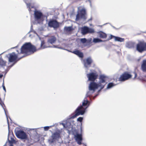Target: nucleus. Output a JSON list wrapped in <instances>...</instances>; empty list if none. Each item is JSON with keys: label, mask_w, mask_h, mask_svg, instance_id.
<instances>
[{"label": "nucleus", "mask_w": 146, "mask_h": 146, "mask_svg": "<svg viewBox=\"0 0 146 146\" xmlns=\"http://www.w3.org/2000/svg\"><path fill=\"white\" fill-rule=\"evenodd\" d=\"M29 143H30V141H29L28 142Z\"/></svg>", "instance_id": "nucleus-45"}, {"label": "nucleus", "mask_w": 146, "mask_h": 146, "mask_svg": "<svg viewBox=\"0 0 146 146\" xmlns=\"http://www.w3.org/2000/svg\"><path fill=\"white\" fill-rule=\"evenodd\" d=\"M83 118L82 117H79L77 119V121L80 122H81L83 120Z\"/></svg>", "instance_id": "nucleus-31"}, {"label": "nucleus", "mask_w": 146, "mask_h": 146, "mask_svg": "<svg viewBox=\"0 0 146 146\" xmlns=\"http://www.w3.org/2000/svg\"><path fill=\"white\" fill-rule=\"evenodd\" d=\"M48 47H54L61 49L65 50H67L61 47H58V46L54 45L52 46H50L46 44H45L44 40H41L40 44V49H43Z\"/></svg>", "instance_id": "nucleus-9"}, {"label": "nucleus", "mask_w": 146, "mask_h": 146, "mask_svg": "<svg viewBox=\"0 0 146 146\" xmlns=\"http://www.w3.org/2000/svg\"><path fill=\"white\" fill-rule=\"evenodd\" d=\"M24 56H25L24 55H23V56H22L20 58H22Z\"/></svg>", "instance_id": "nucleus-37"}, {"label": "nucleus", "mask_w": 146, "mask_h": 146, "mask_svg": "<svg viewBox=\"0 0 146 146\" xmlns=\"http://www.w3.org/2000/svg\"><path fill=\"white\" fill-rule=\"evenodd\" d=\"M98 26L100 27H102V25H98Z\"/></svg>", "instance_id": "nucleus-40"}, {"label": "nucleus", "mask_w": 146, "mask_h": 146, "mask_svg": "<svg viewBox=\"0 0 146 146\" xmlns=\"http://www.w3.org/2000/svg\"><path fill=\"white\" fill-rule=\"evenodd\" d=\"M72 53L77 55L80 58H82L83 56V53L78 50H76L73 51Z\"/></svg>", "instance_id": "nucleus-19"}, {"label": "nucleus", "mask_w": 146, "mask_h": 146, "mask_svg": "<svg viewBox=\"0 0 146 146\" xmlns=\"http://www.w3.org/2000/svg\"><path fill=\"white\" fill-rule=\"evenodd\" d=\"M86 1H88L89 2V3H90V6H91V1L90 0H86Z\"/></svg>", "instance_id": "nucleus-34"}, {"label": "nucleus", "mask_w": 146, "mask_h": 146, "mask_svg": "<svg viewBox=\"0 0 146 146\" xmlns=\"http://www.w3.org/2000/svg\"><path fill=\"white\" fill-rule=\"evenodd\" d=\"M48 26L50 27H53L54 29H56L59 27V24L55 20H52L50 21L48 23Z\"/></svg>", "instance_id": "nucleus-14"}, {"label": "nucleus", "mask_w": 146, "mask_h": 146, "mask_svg": "<svg viewBox=\"0 0 146 146\" xmlns=\"http://www.w3.org/2000/svg\"><path fill=\"white\" fill-rule=\"evenodd\" d=\"M72 133L74 136V138L77 143L79 145H81L82 140V135L81 133H79L78 130L76 129H73Z\"/></svg>", "instance_id": "nucleus-5"}, {"label": "nucleus", "mask_w": 146, "mask_h": 146, "mask_svg": "<svg viewBox=\"0 0 146 146\" xmlns=\"http://www.w3.org/2000/svg\"><path fill=\"white\" fill-rule=\"evenodd\" d=\"M60 125H62L64 128H66L67 129L71 127L70 123L69 122H67L65 124L64 123H60Z\"/></svg>", "instance_id": "nucleus-21"}, {"label": "nucleus", "mask_w": 146, "mask_h": 146, "mask_svg": "<svg viewBox=\"0 0 146 146\" xmlns=\"http://www.w3.org/2000/svg\"><path fill=\"white\" fill-rule=\"evenodd\" d=\"M102 41H103L102 40L98 38H94L93 40V42L95 43Z\"/></svg>", "instance_id": "nucleus-25"}, {"label": "nucleus", "mask_w": 146, "mask_h": 146, "mask_svg": "<svg viewBox=\"0 0 146 146\" xmlns=\"http://www.w3.org/2000/svg\"><path fill=\"white\" fill-rule=\"evenodd\" d=\"M36 35L38 36V34H36Z\"/></svg>", "instance_id": "nucleus-44"}, {"label": "nucleus", "mask_w": 146, "mask_h": 146, "mask_svg": "<svg viewBox=\"0 0 146 146\" xmlns=\"http://www.w3.org/2000/svg\"><path fill=\"white\" fill-rule=\"evenodd\" d=\"M99 35V37L101 38H106L107 37V35L104 33L100 31L99 32H97Z\"/></svg>", "instance_id": "nucleus-20"}, {"label": "nucleus", "mask_w": 146, "mask_h": 146, "mask_svg": "<svg viewBox=\"0 0 146 146\" xmlns=\"http://www.w3.org/2000/svg\"><path fill=\"white\" fill-rule=\"evenodd\" d=\"M0 105L2 106V107H3V108L4 109V110L5 111V115H7L5 111V109H4L3 108V105H4V104L3 102H2V101L1 100V99L0 98ZM7 119L8 123V118H7Z\"/></svg>", "instance_id": "nucleus-27"}, {"label": "nucleus", "mask_w": 146, "mask_h": 146, "mask_svg": "<svg viewBox=\"0 0 146 146\" xmlns=\"http://www.w3.org/2000/svg\"><path fill=\"white\" fill-rule=\"evenodd\" d=\"M34 17L35 21L40 23L44 21L45 16L40 11L35 10L34 12Z\"/></svg>", "instance_id": "nucleus-3"}, {"label": "nucleus", "mask_w": 146, "mask_h": 146, "mask_svg": "<svg viewBox=\"0 0 146 146\" xmlns=\"http://www.w3.org/2000/svg\"><path fill=\"white\" fill-rule=\"evenodd\" d=\"M9 59V61L10 62L15 61L17 59L18 56L16 55L15 53L13 52L7 55Z\"/></svg>", "instance_id": "nucleus-13"}, {"label": "nucleus", "mask_w": 146, "mask_h": 146, "mask_svg": "<svg viewBox=\"0 0 146 146\" xmlns=\"http://www.w3.org/2000/svg\"><path fill=\"white\" fill-rule=\"evenodd\" d=\"M113 27L114 28H115V27Z\"/></svg>", "instance_id": "nucleus-43"}, {"label": "nucleus", "mask_w": 146, "mask_h": 146, "mask_svg": "<svg viewBox=\"0 0 146 146\" xmlns=\"http://www.w3.org/2000/svg\"><path fill=\"white\" fill-rule=\"evenodd\" d=\"M45 126L44 127V130L45 131H47L52 126Z\"/></svg>", "instance_id": "nucleus-30"}, {"label": "nucleus", "mask_w": 146, "mask_h": 146, "mask_svg": "<svg viewBox=\"0 0 146 146\" xmlns=\"http://www.w3.org/2000/svg\"><path fill=\"white\" fill-rule=\"evenodd\" d=\"M92 20V19H91V18L90 19H89V20H88V21H90V20Z\"/></svg>", "instance_id": "nucleus-39"}, {"label": "nucleus", "mask_w": 146, "mask_h": 146, "mask_svg": "<svg viewBox=\"0 0 146 146\" xmlns=\"http://www.w3.org/2000/svg\"><path fill=\"white\" fill-rule=\"evenodd\" d=\"M141 68L144 72H146V60H143L141 65Z\"/></svg>", "instance_id": "nucleus-18"}, {"label": "nucleus", "mask_w": 146, "mask_h": 146, "mask_svg": "<svg viewBox=\"0 0 146 146\" xmlns=\"http://www.w3.org/2000/svg\"><path fill=\"white\" fill-rule=\"evenodd\" d=\"M137 49L140 52L146 51V43L144 42H139L137 45Z\"/></svg>", "instance_id": "nucleus-7"}, {"label": "nucleus", "mask_w": 146, "mask_h": 146, "mask_svg": "<svg viewBox=\"0 0 146 146\" xmlns=\"http://www.w3.org/2000/svg\"><path fill=\"white\" fill-rule=\"evenodd\" d=\"M78 10L79 11V13H78L76 16V20L78 21L80 18L83 19L84 20L86 19L85 16L86 11L85 8L83 7H79L78 8Z\"/></svg>", "instance_id": "nucleus-4"}, {"label": "nucleus", "mask_w": 146, "mask_h": 146, "mask_svg": "<svg viewBox=\"0 0 146 146\" xmlns=\"http://www.w3.org/2000/svg\"><path fill=\"white\" fill-rule=\"evenodd\" d=\"M13 64L10 67H12L13 66Z\"/></svg>", "instance_id": "nucleus-41"}, {"label": "nucleus", "mask_w": 146, "mask_h": 146, "mask_svg": "<svg viewBox=\"0 0 146 146\" xmlns=\"http://www.w3.org/2000/svg\"><path fill=\"white\" fill-rule=\"evenodd\" d=\"M115 86V85H114L113 83H110L108 84V85L107 87V89H110L112 87H113V86Z\"/></svg>", "instance_id": "nucleus-23"}, {"label": "nucleus", "mask_w": 146, "mask_h": 146, "mask_svg": "<svg viewBox=\"0 0 146 146\" xmlns=\"http://www.w3.org/2000/svg\"><path fill=\"white\" fill-rule=\"evenodd\" d=\"M17 137L22 139H27V135L26 133L22 130H18L15 133Z\"/></svg>", "instance_id": "nucleus-8"}, {"label": "nucleus", "mask_w": 146, "mask_h": 146, "mask_svg": "<svg viewBox=\"0 0 146 146\" xmlns=\"http://www.w3.org/2000/svg\"><path fill=\"white\" fill-rule=\"evenodd\" d=\"M3 75L2 74H0V78H1L3 77Z\"/></svg>", "instance_id": "nucleus-35"}, {"label": "nucleus", "mask_w": 146, "mask_h": 146, "mask_svg": "<svg viewBox=\"0 0 146 146\" xmlns=\"http://www.w3.org/2000/svg\"><path fill=\"white\" fill-rule=\"evenodd\" d=\"M8 139L9 143L10 144V146H13L12 144L15 143V140L14 139V137L12 135L10 137L9 135L8 136Z\"/></svg>", "instance_id": "nucleus-16"}, {"label": "nucleus", "mask_w": 146, "mask_h": 146, "mask_svg": "<svg viewBox=\"0 0 146 146\" xmlns=\"http://www.w3.org/2000/svg\"><path fill=\"white\" fill-rule=\"evenodd\" d=\"M6 62L4 61L2 58H0V66H6Z\"/></svg>", "instance_id": "nucleus-22"}, {"label": "nucleus", "mask_w": 146, "mask_h": 146, "mask_svg": "<svg viewBox=\"0 0 146 146\" xmlns=\"http://www.w3.org/2000/svg\"><path fill=\"white\" fill-rule=\"evenodd\" d=\"M111 36V38H114L115 41L119 42H123L124 41V38H121L119 37L115 36L112 35Z\"/></svg>", "instance_id": "nucleus-17"}, {"label": "nucleus", "mask_w": 146, "mask_h": 146, "mask_svg": "<svg viewBox=\"0 0 146 146\" xmlns=\"http://www.w3.org/2000/svg\"><path fill=\"white\" fill-rule=\"evenodd\" d=\"M92 60L91 57H89L84 60V64L85 67L87 69L90 66L92 62Z\"/></svg>", "instance_id": "nucleus-12"}, {"label": "nucleus", "mask_w": 146, "mask_h": 146, "mask_svg": "<svg viewBox=\"0 0 146 146\" xmlns=\"http://www.w3.org/2000/svg\"><path fill=\"white\" fill-rule=\"evenodd\" d=\"M86 76L88 78V80L92 81L89 86V91L87 92L86 97L82 102V105L78 107L76 110L75 114L72 116L73 118L80 115H83L86 109L90 105V102L86 99V97L91 95L99 87L100 88V90L98 91L100 92L101 89L104 88L107 83L106 81L107 78L104 75H101L100 76L99 81L98 83L94 82L97 78L98 76V73L96 71H93L87 74Z\"/></svg>", "instance_id": "nucleus-1"}, {"label": "nucleus", "mask_w": 146, "mask_h": 146, "mask_svg": "<svg viewBox=\"0 0 146 146\" xmlns=\"http://www.w3.org/2000/svg\"><path fill=\"white\" fill-rule=\"evenodd\" d=\"M134 74L135 75V77H134V79H135L137 76V74L135 72H134Z\"/></svg>", "instance_id": "nucleus-33"}, {"label": "nucleus", "mask_w": 146, "mask_h": 146, "mask_svg": "<svg viewBox=\"0 0 146 146\" xmlns=\"http://www.w3.org/2000/svg\"><path fill=\"white\" fill-rule=\"evenodd\" d=\"M64 45L65 46V44H64Z\"/></svg>", "instance_id": "nucleus-42"}, {"label": "nucleus", "mask_w": 146, "mask_h": 146, "mask_svg": "<svg viewBox=\"0 0 146 146\" xmlns=\"http://www.w3.org/2000/svg\"><path fill=\"white\" fill-rule=\"evenodd\" d=\"M94 32V29L89 28L86 26H84L81 29V33L83 35H85L88 33H93Z\"/></svg>", "instance_id": "nucleus-10"}, {"label": "nucleus", "mask_w": 146, "mask_h": 146, "mask_svg": "<svg viewBox=\"0 0 146 146\" xmlns=\"http://www.w3.org/2000/svg\"><path fill=\"white\" fill-rule=\"evenodd\" d=\"M126 46L127 48H131L133 47V46L131 42H128L126 44Z\"/></svg>", "instance_id": "nucleus-24"}, {"label": "nucleus", "mask_w": 146, "mask_h": 146, "mask_svg": "<svg viewBox=\"0 0 146 146\" xmlns=\"http://www.w3.org/2000/svg\"><path fill=\"white\" fill-rule=\"evenodd\" d=\"M132 75L127 72L124 73L121 75L119 78V80L123 82L130 78Z\"/></svg>", "instance_id": "nucleus-11"}, {"label": "nucleus", "mask_w": 146, "mask_h": 146, "mask_svg": "<svg viewBox=\"0 0 146 146\" xmlns=\"http://www.w3.org/2000/svg\"><path fill=\"white\" fill-rule=\"evenodd\" d=\"M32 28V25H31V30L30 32L32 31V30H33V29Z\"/></svg>", "instance_id": "nucleus-36"}, {"label": "nucleus", "mask_w": 146, "mask_h": 146, "mask_svg": "<svg viewBox=\"0 0 146 146\" xmlns=\"http://www.w3.org/2000/svg\"><path fill=\"white\" fill-rule=\"evenodd\" d=\"M56 40V38L54 36H52L49 37L47 40V43L48 44H52L55 43Z\"/></svg>", "instance_id": "nucleus-15"}, {"label": "nucleus", "mask_w": 146, "mask_h": 146, "mask_svg": "<svg viewBox=\"0 0 146 146\" xmlns=\"http://www.w3.org/2000/svg\"><path fill=\"white\" fill-rule=\"evenodd\" d=\"M2 86H3V88L4 90L5 91V92H6V89H5V86H4V82L3 83V85H2Z\"/></svg>", "instance_id": "nucleus-32"}, {"label": "nucleus", "mask_w": 146, "mask_h": 146, "mask_svg": "<svg viewBox=\"0 0 146 146\" xmlns=\"http://www.w3.org/2000/svg\"><path fill=\"white\" fill-rule=\"evenodd\" d=\"M81 42L83 44L86 43L87 41V40L85 38H82L80 39Z\"/></svg>", "instance_id": "nucleus-28"}, {"label": "nucleus", "mask_w": 146, "mask_h": 146, "mask_svg": "<svg viewBox=\"0 0 146 146\" xmlns=\"http://www.w3.org/2000/svg\"><path fill=\"white\" fill-rule=\"evenodd\" d=\"M60 138V132H56L52 133L50 136L48 140V142L50 144L56 143V141H58Z\"/></svg>", "instance_id": "nucleus-6"}, {"label": "nucleus", "mask_w": 146, "mask_h": 146, "mask_svg": "<svg viewBox=\"0 0 146 146\" xmlns=\"http://www.w3.org/2000/svg\"><path fill=\"white\" fill-rule=\"evenodd\" d=\"M35 51V47L30 42L26 43L22 46L21 48L17 50L18 53V55L19 54L23 53L29 55L33 53Z\"/></svg>", "instance_id": "nucleus-2"}, {"label": "nucleus", "mask_w": 146, "mask_h": 146, "mask_svg": "<svg viewBox=\"0 0 146 146\" xmlns=\"http://www.w3.org/2000/svg\"><path fill=\"white\" fill-rule=\"evenodd\" d=\"M64 30L67 31H70L72 30V27H64Z\"/></svg>", "instance_id": "nucleus-29"}, {"label": "nucleus", "mask_w": 146, "mask_h": 146, "mask_svg": "<svg viewBox=\"0 0 146 146\" xmlns=\"http://www.w3.org/2000/svg\"><path fill=\"white\" fill-rule=\"evenodd\" d=\"M18 47V46H16L14 48H17V47Z\"/></svg>", "instance_id": "nucleus-38"}, {"label": "nucleus", "mask_w": 146, "mask_h": 146, "mask_svg": "<svg viewBox=\"0 0 146 146\" xmlns=\"http://www.w3.org/2000/svg\"><path fill=\"white\" fill-rule=\"evenodd\" d=\"M25 3L27 4V7L28 8V10L29 11H31V8H33V6L31 5V4L30 3H27L26 2Z\"/></svg>", "instance_id": "nucleus-26"}]
</instances>
